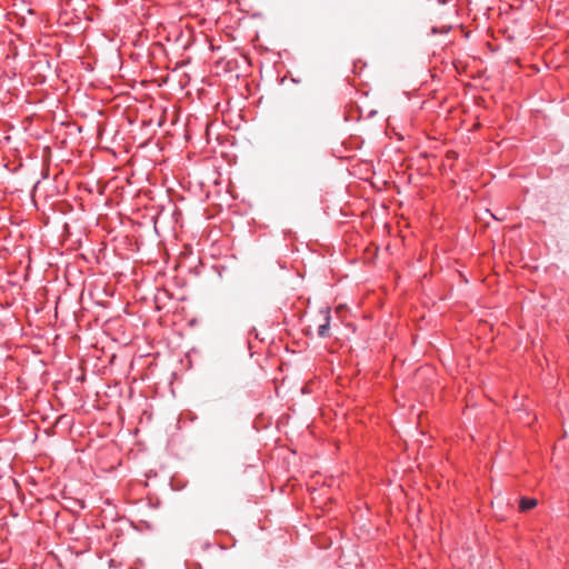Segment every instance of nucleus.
I'll return each mask as SVG.
<instances>
[{
    "label": "nucleus",
    "mask_w": 569,
    "mask_h": 569,
    "mask_svg": "<svg viewBox=\"0 0 569 569\" xmlns=\"http://www.w3.org/2000/svg\"><path fill=\"white\" fill-rule=\"evenodd\" d=\"M537 506V499L535 498H522L520 500V510L521 511H528Z\"/></svg>",
    "instance_id": "f03ea898"
},
{
    "label": "nucleus",
    "mask_w": 569,
    "mask_h": 569,
    "mask_svg": "<svg viewBox=\"0 0 569 569\" xmlns=\"http://www.w3.org/2000/svg\"><path fill=\"white\" fill-rule=\"evenodd\" d=\"M321 317L323 318V323L319 325L318 327V336L321 338L329 337V330H330V310L326 309L321 311Z\"/></svg>",
    "instance_id": "f257e3e1"
}]
</instances>
